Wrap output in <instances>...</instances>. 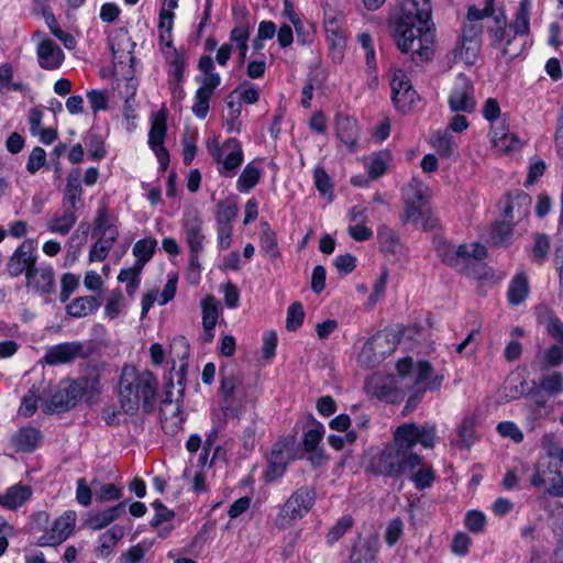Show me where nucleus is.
<instances>
[{
	"label": "nucleus",
	"instance_id": "obj_46",
	"mask_svg": "<svg viewBox=\"0 0 563 563\" xmlns=\"http://www.w3.org/2000/svg\"><path fill=\"white\" fill-rule=\"evenodd\" d=\"M95 499L98 503L120 500L123 497V487L114 483L91 482Z\"/></svg>",
	"mask_w": 563,
	"mask_h": 563
},
{
	"label": "nucleus",
	"instance_id": "obj_15",
	"mask_svg": "<svg viewBox=\"0 0 563 563\" xmlns=\"http://www.w3.org/2000/svg\"><path fill=\"white\" fill-rule=\"evenodd\" d=\"M92 353L91 349H86L80 341L63 342L48 346L43 360L48 366L70 364L77 358H88Z\"/></svg>",
	"mask_w": 563,
	"mask_h": 563
},
{
	"label": "nucleus",
	"instance_id": "obj_42",
	"mask_svg": "<svg viewBox=\"0 0 563 563\" xmlns=\"http://www.w3.org/2000/svg\"><path fill=\"white\" fill-rule=\"evenodd\" d=\"M167 135V111L161 109L153 114L151 120V128L148 131V146L161 145L165 142Z\"/></svg>",
	"mask_w": 563,
	"mask_h": 563
},
{
	"label": "nucleus",
	"instance_id": "obj_22",
	"mask_svg": "<svg viewBox=\"0 0 563 563\" xmlns=\"http://www.w3.org/2000/svg\"><path fill=\"white\" fill-rule=\"evenodd\" d=\"M379 552L378 539L374 536L362 538L354 541L351 548L350 563H374Z\"/></svg>",
	"mask_w": 563,
	"mask_h": 563
},
{
	"label": "nucleus",
	"instance_id": "obj_20",
	"mask_svg": "<svg viewBox=\"0 0 563 563\" xmlns=\"http://www.w3.org/2000/svg\"><path fill=\"white\" fill-rule=\"evenodd\" d=\"M366 390L379 401L386 404L397 405L402 400L401 391L395 382L387 377L373 376L366 382Z\"/></svg>",
	"mask_w": 563,
	"mask_h": 563
},
{
	"label": "nucleus",
	"instance_id": "obj_49",
	"mask_svg": "<svg viewBox=\"0 0 563 563\" xmlns=\"http://www.w3.org/2000/svg\"><path fill=\"white\" fill-rule=\"evenodd\" d=\"M201 309H202V328L210 329L211 327H216L218 318H219V302L212 295H207L201 300Z\"/></svg>",
	"mask_w": 563,
	"mask_h": 563
},
{
	"label": "nucleus",
	"instance_id": "obj_21",
	"mask_svg": "<svg viewBox=\"0 0 563 563\" xmlns=\"http://www.w3.org/2000/svg\"><path fill=\"white\" fill-rule=\"evenodd\" d=\"M165 62L167 65V84L174 85L180 89V85L186 80L187 69V51L184 46L174 48L165 54Z\"/></svg>",
	"mask_w": 563,
	"mask_h": 563
},
{
	"label": "nucleus",
	"instance_id": "obj_56",
	"mask_svg": "<svg viewBox=\"0 0 563 563\" xmlns=\"http://www.w3.org/2000/svg\"><path fill=\"white\" fill-rule=\"evenodd\" d=\"M40 397L36 394L35 387L29 389V391L22 397L21 405L19 407V415L25 418L32 417L38 407Z\"/></svg>",
	"mask_w": 563,
	"mask_h": 563
},
{
	"label": "nucleus",
	"instance_id": "obj_14",
	"mask_svg": "<svg viewBox=\"0 0 563 563\" xmlns=\"http://www.w3.org/2000/svg\"><path fill=\"white\" fill-rule=\"evenodd\" d=\"M211 155L220 174L235 172L244 159L242 144L235 137L228 139L222 145L216 143Z\"/></svg>",
	"mask_w": 563,
	"mask_h": 563
},
{
	"label": "nucleus",
	"instance_id": "obj_6",
	"mask_svg": "<svg viewBox=\"0 0 563 563\" xmlns=\"http://www.w3.org/2000/svg\"><path fill=\"white\" fill-rule=\"evenodd\" d=\"M317 499V492L313 486L303 485L295 489L291 495L279 507L274 520L278 530H287L297 521L306 517L313 508Z\"/></svg>",
	"mask_w": 563,
	"mask_h": 563
},
{
	"label": "nucleus",
	"instance_id": "obj_32",
	"mask_svg": "<svg viewBox=\"0 0 563 563\" xmlns=\"http://www.w3.org/2000/svg\"><path fill=\"white\" fill-rule=\"evenodd\" d=\"M184 231L189 253H200L203 250L205 235L202 234V220L198 214L186 217Z\"/></svg>",
	"mask_w": 563,
	"mask_h": 563
},
{
	"label": "nucleus",
	"instance_id": "obj_50",
	"mask_svg": "<svg viewBox=\"0 0 563 563\" xmlns=\"http://www.w3.org/2000/svg\"><path fill=\"white\" fill-rule=\"evenodd\" d=\"M159 416L163 424L162 428L166 434L175 435L183 429L185 418L183 417L181 406L178 402L176 404L173 416L169 419L164 418L163 408L159 410Z\"/></svg>",
	"mask_w": 563,
	"mask_h": 563
},
{
	"label": "nucleus",
	"instance_id": "obj_38",
	"mask_svg": "<svg viewBox=\"0 0 563 563\" xmlns=\"http://www.w3.org/2000/svg\"><path fill=\"white\" fill-rule=\"evenodd\" d=\"M240 88H235L224 99V103L228 108V113L224 119V129L228 133L240 134L242 130V121L240 120L242 113L241 102L235 101V95Z\"/></svg>",
	"mask_w": 563,
	"mask_h": 563
},
{
	"label": "nucleus",
	"instance_id": "obj_54",
	"mask_svg": "<svg viewBox=\"0 0 563 563\" xmlns=\"http://www.w3.org/2000/svg\"><path fill=\"white\" fill-rule=\"evenodd\" d=\"M198 69L205 75L203 78L195 77L197 82H208L210 78H218V86L221 84V76L216 71L214 60L210 55L200 56L197 65Z\"/></svg>",
	"mask_w": 563,
	"mask_h": 563
},
{
	"label": "nucleus",
	"instance_id": "obj_31",
	"mask_svg": "<svg viewBox=\"0 0 563 563\" xmlns=\"http://www.w3.org/2000/svg\"><path fill=\"white\" fill-rule=\"evenodd\" d=\"M92 234L98 235L102 242L113 246L119 236L117 225L109 223V214L107 207H100L93 221Z\"/></svg>",
	"mask_w": 563,
	"mask_h": 563
},
{
	"label": "nucleus",
	"instance_id": "obj_5",
	"mask_svg": "<svg viewBox=\"0 0 563 563\" xmlns=\"http://www.w3.org/2000/svg\"><path fill=\"white\" fill-rule=\"evenodd\" d=\"M423 456L406 452L395 441L387 444L369 463L368 470L376 476L397 479L421 464Z\"/></svg>",
	"mask_w": 563,
	"mask_h": 563
},
{
	"label": "nucleus",
	"instance_id": "obj_17",
	"mask_svg": "<svg viewBox=\"0 0 563 563\" xmlns=\"http://www.w3.org/2000/svg\"><path fill=\"white\" fill-rule=\"evenodd\" d=\"M562 461L558 457L548 455L538 460L534 465V472L530 476V485L534 488L541 489L549 484H556L558 477L561 473Z\"/></svg>",
	"mask_w": 563,
	"mask_h": 563
},
{
	"label": "nucleus",
	"instance_id": "obj_55",
	"mask_svg": "<svg viewBox=\"0 0 563 563\" xmlns=\"http://www.w3.org/2000/svg\"><path fill=\"white\" fill-rule=\"evenodd\" d=\"M305 321L303 306L299 301L292 302L287 309L286 329L288 331L298 330Z\"/></svg>",
	"mask_w": 563,
	"mask_h": 563
},
{
	"label": "nucleus",
	"instance_id": "obj_40",
	"mask_svg": "<svg viewBox=\"0 0 563 563\" xmlns=\"http://www.w3.org/2000/svg\"><path fill=\"white\" fill-rule=\"evenodd\" d=\"M245 404L246 390L244 388L220 400V407L225 418H241L245 411Z\"/></svg>",
	"mask_w": 563,
	"mask_h": 563
},
{
	"label": "nucleus",
	"instance_id": "obj_63",
	"mask_svg": "<svg viewBox=\"0 0 563 563\" xmlns=\"http://www.w3.org/2000/svg\"><path fill=\"white\" fill-rule=\"evenodd\" d=\"M236 88H240V90L236 92L238 98H235V101L241 102V104H255L258 102L260 90L253 84L245 81Z\"/></svg>",
	"mask_w": 563,
	"mask_h": 563
},
{
	"label": "nucleus",
	"instance_id": "obj_51",
	"mask_svg": "<svg viewBox=\"0 0 563 563\" xmlns=\"http://www.w3.org/2000/svg\"><path fill=\"white\" fill-rule=\"evenodd\" d=\"M353 526V518L350 515H344L336 520L333 527L329 529L325 537L328 545L332 547Z\"/></svg>",
	"mask_w": 563,
	"mask_h": 563
},
{
	"label": "nucleus",
	"instance_id": "obj_41",
	"mask_svg": "<svg viewBox=\"0 0 563 563\" xmlns=\"http://www.w3.org/2000/svg\"><path fill=\"white\" fill-rule=\"evenodd\" d=\"M156 249L157 240L153 236L137 240L132 249V254L135 257L134 264L143 269L145 264L153 258Z\"/></svg>",
	"mask_w": 563,
	"mask_h": 563
},
{
	"label": "nucleus",
	"instance_id": "obj_29",
	"mask_svg": "<svg viewBox=\"0 0 563 563\" xmlns=\"http://www.w3.org/2000/svg\"><path fill=\"white\" fill-rule=\"evenodd\" d=\"M26 286L41 296H48L55 291V273L51 265L35 267L30 279H26Z\"/></svg>",
	"mask_w": 563,
	"mask_h": 563
},
{
	"label": "nucleus",
	"instance_id": "obj_1",
	"mask_svg": "<svg viewBox=\"0 0 563 563\" xmlns=\"http://www.w3.org/2000/svg\"><path fill=\"white\" fill-rule=\"evenodd\" d=\"M388 29L397 49L411 54L415 63H424L432 58L435 26L429 0L420 7L417 0L402 2L398 10L389 15Z\"/></svg>",
	"mask_w": 563,
	"mask_h": 563
},
{
	"label": "nucleus",
	"instance_id": "obj_27",
	"mask_svg": "<svg viewBox=\"0 0 563 563\" xmlns=\"http://www.w3.org/2000/svg\"><path fill=\"white\" fill-rule=\"evenodd\" d=\"M490 135L493 146L501 153L507 154L520 147V140L509 132L505 118L498 125H492Z\"/></svg>",
	"mask_w": 563,
	"mask_h": 563
},
{
	"label": "nucleus",
	"instance_id": "obj_52",
	"mask_svg": "<svg viewBox=\"0 0 563 563\" xmlns=\"http://www.w3.org/2000/svg\"><path fill=\"white\" fill-rule=\"evenodd\" d=\"M390 153L388 151H378L369 157L367 166V176H383L387 172Z\"/></svg>",
	"mask_w": 563,
	"mask_h": 563
},
{
	"label": "nucleus",
	"instance_id": "obj_8",
	"mask_svg": "<svg viewBox=\"0 0 563 563\" xmlns=\"http://www.w3.org/2000/svg\"><path fill=\"white\" fill-rule=\"evenodd\" d=\"M433 244L434 251L442 263L454 269L460 267L461 261L468 262L472 258L482 261L488 254L487 249L478 242L460 244L455 247L444 238H434Z\"/></svg>",
	"mask_w": 563,
	"mask_h": 563
},
{
	"label": "nucleus",
	"instance_id": "obj_53",
	"mask_svg": "<svg viewBox=\"0 0 563 563\" xmlns=\"http://www.w3.org/2000/svg\"><path fill=\"white\" fill-rule=\"evenodd\" d=\"M383 357L375 351L373 345H369V342L366 341L357 355V363L361 367L365 369H373L377 367L382 362Z\"/></svg>",
	"mask_w": 563,
	"mask_h": 563
},
{
	"label": "nucleus",
	"instance_id": "obj_43",
	"mask_svg": "<svg viewBox=\"0 0 563 563\" xmlns=\"http://www.w3.org/2000/svg\"><path fill=\"white\" fill-rule=\"evenodd\" d=\"M251 34V25L249 21L234 26L230 32V42L234 43L239 51V63L244 65L249 51V40Z\"/></svg>",
	"mask_w": 563,
	"mask_h": 563
},
{
	"label": "nucleus",
	"instance_id": "obj_34",
	"mask_svg": "<svg viewBox=\"0 0 563 563\" xmlns=\"http://www.w3.org/2000/svg\"><path fill=\"white\" fill-rule=\"evenodd\" d=\"M98 178H67V184L63 194V208L76 211L77 205L81 202L84 183L87 186H93Z\"/></svg>",
	"mask_w": 563,
	"mask_h": 563
},
{
	"label": "nucleus",
	"instance_id": "obj_28",
	"mask_svg": "<svg viewBox=\"0 0 563 563\" xmlns=\"http://www.w3.org/2000/svg\"><path fill=\"white\" fill-rule=\"evenodd\" d=\"M42 439V432L37 428L21 427L11 438V444L16 452L32 453L40 446Z\"/></svg>",
	"mask_w": 563,
	"mask_h": 563
},
{
	"label": "nucleus",
	"instance_id": "obj_26",
	"mask_svg": "<svg viewBox=\"0 0 563 563\" xmlns=\"http://www.w3.org/2000/svg\"><path fill=\"white\" fill-rule=\"evenodd\" d=\"M218 78H210L208 82H202L195 91L191 111L196 118L203 120L210 110V100L218 88Z\"/></svg>",
	"mask_w": 563,
	"mask_h": 563
},
{
	"label": "nucleus",
	"instance_id": "obj_35",
	"mask_svg": "<svg viewBox=\"0 0 563 563\" xmlns=\"http://www.w3.org/2000/svg\"><path fill=\"white\" fill-rule=\"evenodd\" d=\"M33 490L30 485L16 483L7 488L2 494V507L9 510H16L32 498Z\"/></svg>",
	"mask_w": 563,
	"mask_h": 563
},
{
	"label": "nucleus",
	"instance_id": "obj_23",
	"mask_svg": "<svg viewBox=\"0 0 563 563\" xmlns=\"http://www.w3.org/2000/svg\"><path fill=\"white\" fill-rule=\"evenodd\" d=\"M37 62L42 69H58L65 60L63 49L51 38L43 40L36 49Z\"/></svg>",
	"mask_w": 563,
	"mask_h": 563
},
{
	"label": "nucleus",
	"instance_id": "obj_13",
	"mask_svg": "<svg viewBox=\"0 0 563 563\" xmlns=\"http://www.w3.org/2000/svg\"><path fill=\"white\" fill-rule=\"evenodd\" d=\"M483 26L479 23L464 22L455 48V56L466 65H474L482 46Z\"/></svg>",
	"mask_w": 563,
	"mask_h": 563
},
{
	"label": "nucleus",
	"instance_id": "obj_44",
	"mask_svg": "<svg viewBox=\"0 0 563 563\" xmlns=\"http://www.w3.org/2000/svg\"><path fill=\"white\" fill-rule=\"evenodd\" d=\"M531 0H520L515 19L510 24V29L514 31V37L523 36L530 33V13H531Z\"/></svg>",
	"mask_w": 563,
	"mask_h": 563
},
{
	"label": "nucleus",
	"instance_id": "obj_60",
	"mask_svg": "<svg viewBox=\"0 0 563 563\" xmlns=\"http://www.w3.org/2000/svg\"><path fill=\"white\" fill-rule=\"evenodd\" d=\"M540 387L551 396H556L563 391V375L560 372L542 377Z\"/></svg>",
	"mask_w": 563,
	"mask_h": 563
},
{
	"label": "nucleus",
	"instance_id": "obj_30",
	"mask_svg": "<svg viewBox=\"0 0 563 563\" xmlns=\"http://www.w3.org/2000/svg\"><path fill=\"white\" fill-rule=\"evenodd\" d=\"M404 334L405 332L399 333L393 329H384L377 331L367 341L369 342V345H373V347L379 354V356H382L383 360H385L387 356H389L396 351L400 342V335Z\"/></svg>",
	"mask_w": 563,
	"mask_h": 563
},
{
	"label": "nucleus",
	"instance_id": "obj_33",
	"mask_svg": "<svg viewBox=\"0 0 563 563\" xmlns=\"http://www.w3.org/2000/svg\"><path fill=\"white\" fill-rule=\"evenodd\" d=\"M306 427H311L308 430L303 431L301 444L302 452L305 451H316L324 437L325 428L322 422L318 421L312 413H308L306 416V421L303 424V429Z\"/></svg>",
	"mask_w": 563,
	"mask_h": 563
},
{
	"label": "nucleus",
	"instance_id": "obj_10",
	"mask_svg": "<svg viewBox=\"0 0 563 563\" xmlns=\"http://www.w3.org/2000/svg\"><path fill=\"white\" fill-rule=\"evenodd\" d=\"M389 86L391 91L390 98L396 110L402 114L409 113L415 102L419 100V96L405 70L400 68L394 69Z\"/></svg>",
	"mask_w": 563,
	"mask_h": 563
},
{
	"label": "nucleus",
	"instance_id": "obj_61",
	"mask_svg": "<svg viewBox=\"0 0 563 563\" xmlns=\"http://www.w3.org/2000/svg\"><path fill=\"white\" fill-rule=\"evenodd\" d=\"M563 363V344L550 345L543 354L542 367H559Z\"/></svg>",
	"mask_w": 563,
	"mask_h": 563
},
{
	"label": "nucleus",
	"instance_id": "obj_18",
	"mask_svg": "<svg viewBox=\"0 0 563 563\" xmlns=\"http://www.w3.org/2000/svg\"><path fill=\"white\" fill-rule=\"evenodd\" d=\"M298 432H299V426H298V423H296V426L292 428V430L288 434L280 437L273 444L272 451H271V456H273L275 460H277L279 465H280V462H283V461L286 464H289L294 461L303 459V452L296 445Z\"/></svg>",
	"mask_w": 563,
	"mask_h": 563
},
{
	"label": "nucleus",
	"instance_id": "obj_9",
	"mask_svg": "<svg viewBox=\"0 0 563 563\" xmlns=\"http://www.w3.org/2000/svg\"><path fill=\"white\" fill-rule=\"evenodd\" d=\"M37 242L34 239L23 240L16 249L13 251L11 256L5 263V272L12 278L21 275L25 276V279H30L32 273L37 266Z\"/></svg>",
	"mask_w": 563,
	"mask_h": 563
},
{
	"label": "nucleus",
	"instance_id": "obj_64",
	"mask_svg": "<svg viewBox=\"0 0 563 563\" xmlns=\"http://www.w3.org/2000/svg\"><path fill=\"white\" fill-rule=\"evenodd\" d=\"M497 432L503 438H509L515 443H521L523 441V432L514 421H501L497 424Z\"/></svg>",
	"mask_w": 563,
	"mask_h": 563
},
{
	"label": "nucleus",
	"instance_id": "obj_45",
	"mask_svg": "<svg viewBox=\"0 0 563 563\" xmlns=\"http://www.w3.org/2000/svg\"><path fill=\"white\" fill-rule=\"evenodd\" d=\"M405 475L413 483L419 490L427 489L432 486L437 479V473L431 464L421 462L413 471L407 472Z\"/></svg>",
	"mask_w": 563,
	"mask_h": 563
},
{
	"label": "nucleus",
	"instance_id": "obj_47",
	"mask_svg": "<svg viewBox=\"0 0 563 563\" xmlns=\"http://www.w3.org/2000/svg\"><path fill=\"white\" fill-rule=\"evenodd\" d=\"M77 221L75 211L64 208V212L60 216L53 217L47 223V229L52 233H58L66 235L73 229Z\"/></svg>",
	"mask_w": 563,
	"mask_h": 563
},
{
	"label": "nucleus",
	"instance_id": "obj_3",
	"mask_svg": "<svg viewBox=\"0 0 563 563\" xmlns=\"http://www.w3.org/2000/svg\"><path fill=\"white\" fill-rule=\"evenodd\" d=\"M101 394L100 375H81L69 380L66 387L58 388L43 405L46 415L64 413L74 409L80 400L93 405Z\"/></svg>",
	"mask_w": 563,
	"mask_h": 563
},
{
	"label": "nucleus",
	"instance_id": "obj_11",
	"mask_svg": "<svg viewBox=\"0 0 563 563\" xmlns=\"http://www.w3.org/2000/svg\"><path fill=\"white\" fill-rule=\"evenodd\" d=\"M77 514L75 510H66L55 518L35 542L37 547H58L74 534Z\"/></svg>",
	"mask_w": 563,
	"mask_h": 563
},
{
	"label": "nucleus",
	"instance_id": "obj_57",
	"mask_svg": "<svg viewBox=\"0 0 563 563\" xmlns=\"http://www.w3.org/2000/svg\"><path fill=\"white\" fill-rule=\"evenodd\" d=\"M238 214V206L228 200H221L217 205L216 221L217 223H232Z\"/></svg>",
	"mask_w": 563,
	"mask_h": 563
},
{
	"label": "nucleus",
	"instance_id": "obj_62",
	"mask_svg": "<svg viewBox=\"0 0 563 563\" xmlns=\"http://www.w3.org/2000/svg\"><path fill=\"white\" fill-rule=\"evenodd\" d=\"M87 99L93 113L106 111L109 107L107 90L91 89L87 91Z\"/></svg>",
	"mask_w": 563,
	"mask_h": 563
},
{
	"label": "nucleus",
	"instance_id": "obj_2",
	"mask_svg": "<svg viewBox=\"0 0 563 563\" xmlns=\"http://www.w3.org/2000/svg\"><path fill=\"white\" fill-rule=\"evenodd\" d=\"M158 395L157 377L148 369L137 371L124 366L118 382V399L123 413L134 417L140 408L144 415L156 409Z\"/></svg>",
	"mask_w": 563,
	"mask_h": 563
},
{
	"label": "nucleus",
	"instance_id": "obj_36",
	"mask_svg": "<svg viewBox=\"0 0 563 563\" xmlns=\"http://www.w3.org/2000/svg\"><path fill=\"white\" fill-rule=\"evenodd\" d=\"M100 306L101 302L97 296H80L66 305L65 311L67 316L80 319L96 313Z\"/></svg>",
	"mask_w": 563,
	"mask_h": 563
},
{
	"label": "nucleus",
	"instance_id": "obj_4",
	"mask_svg": "<svg viewBox=\"0 0 563 563\" xmlns=\"http://www.w3.org/2000/svg\"><path fill=\"white\" fill-rule=\"evenodd\" d=\"M430 199L429 187L420 178H411L408 185L402 188L405 213L401 221L404 223L411 222L424 231L435 229L438 220L431 212Z\"/></svg>",
	"mask_w": 563,
	"mask_h": 563
},
{
	"label": "nucleus",
	"instance_id": "obj_39",
	"mask_svg": "<svg viewBox=\"0 0 563 563\" xmlns=\"http://www.w3.org/2000/svg\"><path fill=\"white\" fill-rule=\"evenodd\" d=\"M530 294L529 278L525 272L517 273L507 289V300L511 306L521 305Z\"/></svg>",
	"mask_w": 563,
	"mask_h": 563
},
{
	"label": "nucleus",
	"instance_id": "obj_19",
	"mask_svg": "<svg viewBox=\"0 0 563 563\" xmlns=\"http://www.w3.org/2000/svg\"><path fill=\"white\" fill-rule=\"evenodd\" d=\"M325 37L334 60L341 62L346 47V37L343 34L342 19L339 15L325 16L323 20Z\"/></svg>",
	"mask_w": 563,
	"mask_h": 563
},
{
	"label": "nucleus",
	"instance_id": "obj_7",
	"mask_svg": "<svg viewBox=\"0 0 563 563\" xmlns=\"http://www.w3.org/2000/svg\"><path fill=\"white\" fill-rule=\"evenodd\" d=\"M438 440L437 426L426 422H404L394 431V441L402 450L413 452V448L420 444L424 449H433Z\"/></svg>",
	"mask_w": 563,
	"mask_h": 563
},
{
	"label": "nucleus",
	"instance_id": "obj_37",
	"mask_svg": "<svg viewBox=\"0 0 563 563\" xmlns=\"http://www.w3.org/2000/svg\"><path fill=\"white\" fill-rule=\"evenodd\" d=\"M260 250L272 263H275L282 257V253L278 247L277 233L271 228L268 222H262L261 224Z\"/></svg>",
	"mask_w": 563,
	"mask_h": 563
},
{
	"label": "nucleus",
	"instance_id": "obj_58",
	"mask_svg": "<svg viewBox=\"0 0 563 563\" xmlns=\"http://www.w3.org/2000/svg\"><path fill=\"white\" fill-rule=\"evenodd\" d=\"M152 507L155 511L153 518L150 521L152 528H157L164 522H168L175 517V511L167 508L159 499L152 503Z\"/></svg>",
	"mask_w": 563,
	"mask_h": 563
},
{
	"label": "nucleus",
	"instance_id": "obj_59",
	"mask_svg": "<svg viewBox=\"0 0 563 563\" xmlns=\"http://www.w3.org/2000/svg\"><path fill=\"white\" fill-rule=\"evenodd\" d=\"M79 287V276L73 273H65L60 279L59 301L66 302Z\"/></svg>",
	"mask_w": 563,
	"mask_h": 563
},
{
	"label": "nucleus",
	"instance_id": "obj_25",
	"mask_svg": "<svg viewBox=\"0 0 563 563\" xmlns=\"http://www.w3.org/2000/svg\"><path fill=\"white\" fill-rule=\"evenodd\" d=\"M494 25L487 27V35L489 38L490 46L494 49L499 48L505 42V47L501 51L503 56L508 54V47L512 43L514 37L506 38L507 35V15L504 9L493 18Z\"/></svg>",
	"mask_w": 563,
	"mask_h": 563
},
{
	"label": "nucleus",
	"instance_id": "obj_48",
	"mask_svg": "<svg viewBox=\"0 0 563 563\" xmlns=\"http://www.w3.org/2000/svg\"><path fill=\"white\" fill-rule=\"evenodd\" d=\"M514 235V223L497 221L490 230V240L496 247H506L511 244Z\"/></svg>",
	"mask_w": 563,
	"mask_h": 563
},
{
	"label": "nucleus",
	"instance_id": "obj_24",
	"mask_svg": "<svg viewBox=\"0 0 563 563\" xmlns=\"http://www.w3.org/2000/svg\"><path fill=\"white\" fill-rule=\"evenodd\" d=\"M379 251L388 255H402L407 252L405 243L401 241L399 233L387 224H380L376 232Z\"/></svg>",
	"mask_w": 563,
	"mask_h": 563
},
{
	"label": "nucleus",
	"instance_id": "obj_12",
	"mask_svg": "<svg viewBox=\"0 0 563 563\" xmlns=\"http://www.w3.org/2000/svg\"><path fill=\"white\" fill-rule=\"evenodd\" d=\"M448 104L452 112L472 113L475 111V88L472 80L464 73L456 75L449 93Z\"/></svg>",
	"mask_w": 563,
	"mask_h": 563
},
{
	"label": "nucleus",
	"instance_id": "obj_16",
	"mask_svg": "<svg viewBox=\"0 0 563 563\" xmlns=\"http://www.w3.org/2000/svg\"><path fill=\"white\" fill-rule=\"evenodd\" d=\"M334 128L338 140L349 153L357 152L361 136L357 120L346 113L338 112L334 117Z\"/></svg>",
	"mask_w": 563,
	"mask_h": 563
}]
</instances>
